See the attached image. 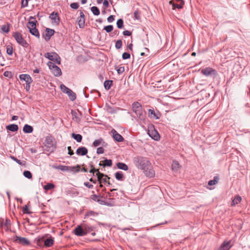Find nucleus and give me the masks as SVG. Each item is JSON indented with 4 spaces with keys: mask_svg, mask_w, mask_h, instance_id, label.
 <instances>
[{
    "mask_svg": "<svg viewBox=\"0 0 250 250\" xmlns=\"http://www.w3.org/2000/svg\"><path fill=\"white\" fill-rule=\"evenodd\" d=\"M134 19H137V20H139L140 19V13L139 12V11H135L134 12Z\"/></svg>",
    "mask_w": 250,
    "mask_h": 250,
    "instance_id": "nucleus-53",
    "label": "nucleus"
},
{
    "mask_svg": "<svg viewBox=\"0 0 250 250\" xmlns=\"http://www.w3.org/2000/svg\"><path fill=\"white\" fill-rule=\"evenodd\" d=\"M54 138L52 136H47L45 137V141L43 143L44 146L46 148L45 150L50 152H53L55 151L56 147L53 144Z\"/></svg>",
    "mask_w": 250,
    "mask_h": 250,
    "instance_id": "nucleus-4",
    "label": "nucleus"
},
{
    "mask_svg": "<svg viewBox=\"0 0 250 250\" xmlns=\"http://www.w3.org/2000/svg\"><path fill=\"white\" fill-rule=\"evenodd\" d=\"M1 30L5 33H8L10 31L9 25H3L1 27Z\"/></svg>",
    "mask_w": 250,
    "mask_h": 250,
    "instance_id": "nucleus-46",
    "label": "nucleus"
},
{
    "mask_svg": "<svg viewBox=\"0 0 250 250\" xmlns=\"http://www.w3.org/2000/svg\"><path fill=\"white\" fill-rule=\"evenodd\" d=\"M125 70V68L124 66L120 67L119 69L117 70V72L119 74H122Z\"/></svg>",
    "mask_w": 250,
    "mask_h": 250,
    "instance_id": "nucleus-62",
    "label": "nucleus"
},
{
    "mask_svg": "<svg viewBox=\"0 0 250 250\" xmlns=\"http://www.w3.org/2000/svg\"><path fill=\"white\" fill-rule=\"evenodd\" d=\"M104 153V149L102 147H98L97 149V153L98 154H103Z\"/></svg>",
    "mask_w": 250,
    "mask_h": 250,
    "instance_id": "nucleus-55",
    "label": "nucleus"
},
{
    "mask_svg": "<svg viewBox=\"0 0 250 250\" xmlns=\"http://www.w3.org/2000/svg\"><path fill=\"white\" fill-rule=\"evenodd\" d=\"M99 197H100V196L96 194H93L91 196V199L96 202Z\"/></svg>",
    "mask_w": 250,
    "mask_h": 250,
    "instance_id": "nucleus-57",
    "label": "nucleus"
},
{
    "mask_svg": "<svg viewBox=\"0 0 250 250\" xmlns=\"http://www.w3.org/2000/svg\"><path fill=\"white\" fill-rule=\"evenodd\" d=\"M131 109L138 118V121L145 123L146 115L142 104L138 102H135L132 104Z\"/></svg>",
    "mask_w": 250,
    "mask_h": 250,
    "instance_id": "nucleus-2",
    "label": "nucleus"
},
{
    "mask_svg": "<svg viewBox=\"0 0 250 250\" xmlns=\"http://www.w3.org/2000/svg\"><path fill=\"white\" fill-rule=\"evenodd\" d=\"M83 227L84 229V232L85 233V235L94 231L95 229V227L93 226H89L87 224H83Z\"/></svg>",
    "mask_w": 250,
    "mask_h": 250,
    "instance_id": "nucleus-23",
    "label": "nucleus"
},
{
    "mask_svg": "<svg viewBox=\"0 0 250 250\" xmlns=\"http://www.w3.org/2000/svg\"><path fill=\"white\" fill-rule=\"evenodd\" d=\"M117 26L119 29H122L124 27V21L122 19H119L117 21Z\"/></svg>",
    "mask_w": 250,
    "mask_h": 250,
    "instance_id": "nucleus-39",
    "label": "nucleus"
},
{
    "mask_svg": "<svg viewBox=\"0 0 250 250\" xmlns=\"http://www.w3.org/2000/svg\"><path fill=\"white\" fill-rule=\"evenodd\" d=\"M133 161L138 168L143 170L144 173L146 177L152 178L155 176V171L150 162L147 158L137 156L133 158Z\"/></svg>",
    "mask_w": 250,
    "mask_h": 250,
    "instance_id": "nucleus-1",
    "label": "nucleus"
},
{
    "mask_svg": "<svg viewBox=\"0 0 250 250\" xmlns=\"http://www.w3.org/2000/svg\"><path fill=\"white\" fill-rule=\"evenodd\" d=\"M113 137L114 140L118 142H123L124 140L123 136L119 134L115 130H113Z\"/></svg>",
    "mask_w": 250,
    "mask_h": 250,
    "instance_id": "nucleus-21",
    "label": "nucleus"
},
{
    "mask_svg": "<svg viewBox=\"0 0 250 250\" xmlns=\"http://www.w3.org/2000/svg\"><path fill=\"white\" fill-rule=\"evenodd\" d=\"M91 11L92 13L95 16H98L100 14V11L99 8L96 6H93L91 8Z\"/></svg>",
    "mask_w": 250,
    "mask_h": 250,
    "instance_id": "nucleus-37",
    "label": "nucleus"
},
{
    "mask_svg": "<svg viewBox=\"0 0 250 250\" xmlns=\"http://www.w3.org/2000/svg\"><path fill=\"white\" fill-rule=\"evenodd\" d=\"M94 171L95 172H96V176L97 177V181L101 182L102 181V178H103V177L105 176V175L101 173L99 171V169L94 168Z\"/></svg>",
    "mask_w": 250,
    "mask_h": 250,
    "instance_id": "nucleus-25",
    "label": "nucleus"
},
{
    "mask_svg": "<svg viewBox=\"0 0 250 250\" xmlns=\"http://www.w3.org/2000/svg\"><path fill=\"white\" fill-rule=\"evenodd\" d=\"M97 202L101 205H107L108 206H111V205L110 203L106 202L104 200H102L101 199H100L99 198V199H97Z\"/></svg>",
    "mask_w": 250,
    "mask_h": 250,
    "instance_id": "nucleus-47",
    "label": "nucleus"
},
{
    "mask_svg": "<svg viewBox=\"0 0 250 250\" xmlns=\"http://www.w3.org/2000/svg\"><path fill=\"white\" fill-rule=\"evenodd\" d=\"M73 233L75 235L78 236H83L85 235L84 229L83 226H77V227L73 230Z\"/></svg>",
    "mask_w": 250,
    "mask_h": 250,
    "instance_id": "nucleus-12",
    "label": "nucleus"
},
{
    "mask_svg": "<svg viewBox=\"0 0 250 250\" xmlns=\"http://www.w3.org/2000/svg\"><path fill=\"white\" fill-rule=\"evenodd\" d=\"M61 90L65 93H66L68 92V91L70 89L66 87L65 85L62 84L60 86Z\"/></svg>",
    "mask_w": 250,
    "mask_h": 250,
    "instance_id": "nucleus-45",
    "label": "nucleus"
},
{
    "mask_svg": "<svg viewBox=\"0 0 250 250\" xmlns=\"http://www.w3.org/2000/svg\"><path fill=\"white\" fill-rule=\"evenodd\" d=\"M123 45L122 41L121 40H118L116 41L115 43V47L119 49H120Z\"/></svg>",
    "mask_w": 250,
    "mask_h": 250,
    "instance_id": "nucleus-43",
    "label": "nucleus"
},
{
    "mask_svg": "<svg viewBox=\"0 0 250 250\" xmlns=\"http://www.w3.org/2000/svg\"><path fill=\"white\" fill-rule=\"evenodd\" d=\"M47 65L55 76L60 77L62 75V72L61 69L53 62H48L47 63Z\"/></svg>",
    "mask_w": 250,
    "mask_h": 250,
    "instance_id": "nucleus-6",
    "label": "nucleus"
},
{
    "mask_svg": "<svg viewBox=\"0 0 250 250\" xmlns=\"http://www.w3.org/2000/svg\"><path fill=\"white\" fill-rule=\"evenodd\" d=\"M201 73L207 77L216 76V71L211 67H208L201 70Z\"/></svg>",
    "mask_w": 250,
    "mask_h": 250,
    "instance_id": "nucleus-9",
    "label": "nucleus"
},
{
    "mask_svg": "<svg viewBox=\"0 0 250 250\" xmlns=\"http://www.w3.org/2000/svg\"><path fill=\"white\" fill-rule=\"evenodd\" d=\"M104 144H105V142H104V139L103 138H100L95 140L93 143V146L94 147L98 146L101 145L104 146Z\"/></svg>",
    "mask_w": 250,
    "mask_h": 250,
    "instance_id": "nucleus-27",
    "label": "nucleus"
},
{
    "mask_svg": "<svg viewBox=\"0 0 250 250\" xmlns=\"http://www.w3.org/2000/svg\"><path fill=\"white\" fill-rule=\"evenodd\" d=\"M117 167L120 169L126 171L128 169V166L125 163L122 162H118L116 164Z\"/></svg>",
    "mask_w": 250,
    "mask_h": 250,
    "instance_id": "nucleus-26",
    "label": "nucleus"
},
{
    "mask_svg": "<svg viewBox=\"0 0 250 250\" xmlns=\"http://www.w3.org/2000/svg\"><path fill=\"white\" fill-rule=\"evenodd\" d=\"M110 179V177H108L107 175H105L104 177H103V178H102V183H104V184H106L107 180H109Z\"/></svg>",
    "mask_w": 250,
    "mask_h": 250,
    "instance_id": "nucleus-54",
    "label": "nucleus"
},
{
    "mask_svg": "<svg viewBox=\"0 0 250 250\" xmlns=\"http://www.w3.org/2000/svg\"><path fill=\"white\" fill-rule=\"evenodd\" d=\"M49 234L43 236L37 239V245L40 247L49 248L54 243V239L51 236L47 237Z\"/></svg>",
    "mask_w": 250,
    "mask_h": 250,
    "instance_id": "nucleus-3",
    "label": "nucleus"
},
{
    "mask_svg": "<svg viewBox=\"0 0 250 250\" xmlns=\"http://www.w3.org/2000/svg\"><path fill=\"white\" fill-rule=\"evenodd\" d=\"M6 129L11 132H16L19 129V126L16 124H11L6 126Z\"/></svg>",
    "mask_w": 250,
    "mask_h": 250,
    "instance_id": "nucleus-22",
    "label": "nucleus"
},
{
    "mask_svg": "<svg viewBox=\"0 0 250 250\" xmlns=\"http://www.w3.org/2000/svg\"><path fill=\"white\" fill-rule=\"evenodd\" d=\"M84 185L87 187L89 188H92L93 187V186L90 184H89L88 182H86L84 183Z\"/></svg>",
    "mask_w": 250,
    "mask_h": 250,
    "instance_id": "nucleus-63",
    "label": "nucleus"
},
{
    "mask_svg": "<svg viewBox=\"0 0 250 250\" xmlns=\"http://www.w3.org/2000/svg\"><path fill=\"white\" fill-rule=\"evenodd\" d=\"M122 58L124 60L128 59L130 58V55L129 53L124 52L122 54Z\"/></svg>",
    "mask_w": 250,
    "mask_h": 250,
    "instance_id": "nucleus-50",
    "label": "nucleus"
},
{
    "mask_svg": "<svg viewBox=\"0 0 250 250\" xmlns=\"http://www.w3.org/2000/svg\"><path fill=\"white\" fill-rule=\"evenodd\" d=\"M74 168V167H73L62 166V165H59L57 167H56V168L60 169L63 171L70 170V169H71V168Z\"/></svg>",
    "mask_w": 250,
    "mask_h": 250,
    "instance_id": "nucleus-33",
    "label": "nucleus"
},
{
    "mask_svg": "<svg viewBox=\"0 0 250 250\" xmlns=\"http://www.w3.org/2000/svg\"><path fill=\"white\" fill-rule=\"evenodd\" d=\"M55 185L52 183H48L44 186V189L46 190H48L54 188Z\"/></svg>",
    "mask_w": 250,
    "mask_h": 250,
    "instance_id": "nucleus-40",
    "label": "nucleus"
},
{
    "mask_svg": "<svg viewBox=\"0 0 250 250\" xmlns=\"http://www.w3.org/2000/svg\"><path fill=\"white\" fill-rule=\"evenodd\" d=\"M85 19L79 18L78 24L80 28H83L84 26Z\"/></svg>",
    "mask_w": 250,
    "mask_h": 250,
    "instance_id": "nucleus-41",
    "label": "nucleus"
},
{
    "mask_svg": "<svg viewBox=\"0 0 250 250\" xmlns=\"http://www.w3.org/2000/svg\"><path fill=\"white\" fill-rule=\"evenodd\" d=\"M107 20L108 22H112L114 21V16L110 15L107 18Z\"/></svg>",
    "mask_w": 250,
    "mask_h": 250,
    "instance_id": "nucleus-59",
    "label": "nucleus"
},
{
    "mask_svg": "<svg viewBox=\"0 0 250 250\" xmlns=\"http://www.w3.org/2000/svg\"><path fill=\"white\" fill-rule=\"evenodd\" d=\"M66 94H67L68 95V96H69L70 99L72 101H73L74 100H75V99H76V94L73 92L72 91V90H71V89H70L68 92L67 93H66Z\"/></svg>",
    "mask_w": 250,
    "mask_h": 250,
    "instance_id": "nucleus-34",
    "label": "nucleus"
},
{
    "mask_svg": "<svg viewBox=\"0 0 250 250\" xmlns=\"http://www.w3.org/2000/svg\"><path fill=\"white\" fill-rule=\"evenodd\" d=\"M113 81L112 80H106L104 83V87L107 90L110 89L113 84Z\"/></svg>",
    "mask_w": 250,
    "mask_h": 250,
    "instance_id": "nucleus-30",
    "label": "nucleus"
},
{
    "mask_svg": "<svg viewBox=\"0 0 250 250\" xmlns=\"http://www.w3.org/2000/svg\"><path fill=\"white\" fill-rule=\"evenodd\" d=\"M104 29L105 30L107 33H110L113 30V26L112 25L105 26Z\"/></svg>",
    "mask_w": 250,
    "mask_h": 250,
    "instance_id": "nucleus-42",
    "label": "nucleus"
},
{
    "mask_svg": "<svg viewBox=\"0 0 250 250\" xmlns=\"http://www.w3.org/2000/svg\"><path fill=\"white\" fill-rule=\"evenodd\" d=\"M29 21L27 23V27L29 29L31 28L36 27V23L37 21L36 20L35 17L31 16L29 17Z\"/></svg>",
    "mask_w": 250,
    "mask_h": 250,
    "instance_id": "nucleus-17",
    "label": "nucleus"
},
{
    "mask_svg": "<svg viewBox=\"0 0 250 250\" xmlns=\"http://www.w3.org/2000/svg\"><path fill=\"white\" fill-rule=\"evenodd\" d=\"M23 175L28 179H31L32 177V173L30 171L25 170L23 172Z\"/></svg>",
    "mask_w": 250,
    "mask_h": 250,
    "instance_id": "nucleus-44",
    "label": "nucleus"
},
{
    "mask_svg": "<svg viewBox=\"0 0 250 250\" xmlns=\"http://www.w3.org/2000/svg\"><path fill=\"white\" fill-rule=\"evenodd\" d=\"M232 247L231 241H224L218 249V250H229Z\"/></svg>",
    "mask_w": 250,
    "mask_h": 250,
    "instance_id": "nucleus-15",
    "label": "nucleus"
},
{
    "mask_svg": "<svg viewBox=\"0 0 250 250\" xmlns=\"http://www.w3.org/2000/svg\"><path fill=\"white\" fill-rule=\"evenodd\" d=\"M242 200V198L241 196L239 195H237L235 198L232 200L231 202V206H234L237 204H238L239 203L241 202Z\"/></svg>",
    "mask_w": 250,
    "mask_h": 250,
    "instance_id": "nucleus-32",
    "label": "nucleus"
},
{
    "mask_svg": "<svg viewBox=\"0 0 250 250\" xmlns=\"http://www.w3.org/2000/svg\"><path fill=\"white\" fill-rule=\"evenodd\" d=\"M12 240L15 243L25 246H28L30 244V241L27 239L17 235L14 236Z\"/></svg>",
    "mask_w": 250,
    "mask_h": 250,
    "instance_id": "nucleus-8",
    "label": "nucleus"
},
{
    "mask_svg": "<svg viewBox=\"0 0 250 250\" xmlns=\"http://www.w3.org/2000/svg\"><path fill=\"white\" fill-rule=\"evenodd\" d=\"M176 3L174 2V0H171L169 1V3L170 5L172 6V9H182L184 5V1L183 0H175Z\"/></svg>",
    "mask_w": 250,
    "mask_h": 250,
    "instance_id": "nucleus-10",
    "label": "nucleus"
},
{
    "mask_svg": "<svg viewBox=\"0 0 250 250\" xmlns=\"http://www.w3.org/2000/svg\"><path fill=\"white\" fill-rule=\"evenodd\" d=\"M219 179L218 176H214L213 180H209L208 182V185L211 186L216 184L218 182Z\"/></svg>",
    "mask_w": 250,
    "mask_h": 250,
    "instance_id": "nucleus-35",
    "label": "nucleus"
},
{
    "mask_svg": "<svg viewBox=\"0 0 250 250\" xmlns=\"http://www.w3.org/2000/svg\"><path fill=\"white\" fill-rule=\"evenodd\" d=\"M148 134L149 136L154 140L158 141L160 139L159 134L155 129H153L151 131L148 130Z\"/></svg>",
    "mask_w": 250,
    "mask_h": 250,
    "instance_id": "nucleus-19",
    "label": "nucleus"
},
{
    "mask_svg": "<svg viewBox=\"0 0 250 250\" xmlns=\"http://www.w3.org/2000/svg\"><path fill=\"white\" fill-rule=\"evenodd\" d=\"M67 149H68V154L70 155H72L74 154V152H73V150L71 148V146H68L67 147Z\"/></svg>",
    "mask_w": 250,
    "mask_h": 250,
    "instance_id": "nucleus-61",
    "label": "nucleus"
},
{
    "mask_svg": "<svg viewBox=\"0 0 250 250\" xmlns=\"http://www.w3.org/2000/svg\"><path fill=\"white\" fill-rule=\"evenodd\" d=\"M54 30L46 28L45 29V32L42 34V36L46 41H48L50 39L51 37L54 35Z\"/></svg>",
    "mask_w": 250,
    "mask_h": 250,
    "instance_id": "nucleus-11",
    "label": "nucleus"
},
{
    "mask_svg": "<svg viewBox=\"0 0 250 250\" xmlns=\"http://www.w3.org/2000/svg\"><path fill=\"white\" fill-rule=\"evenodd\" d=\"M0 227L3 228L6 231H9L11 228L10 220L6 219L4 221L3 219L0 222Z\"/></svg>",
    "mask_w": 250,
    "mask_h": 250,
    "instance_id": "nucleus-13",
    "label": "nucleus"
},
{
    "mask_svg": "<svg viewBox=\"0 0 250 250\" xmlns=\"http://www.w3.org/2000/svg\"><path fill=\"white\" fill-rule=\"evenodd\" d=\"M123 34L125 36H130L131 35V32L128 30H125L123 32Z\"/></svg>",
    "mask_w": 250,
    "mask_h": 250,
    "instance_id": "nucleus-60",
    "label": "nucleus"
},
{
    "mask_svg": "<svg viewBox=\"0 0 250 250\" xmlns=\"http://www.w3.org/2000/svg\"><path fill=\"white\" fill-rule=\"evenodd\" d=\"M11 158L14 161H15L16 163H17L19 165H21L22 163L20 160L18 159L17 158L15 157L14 156H11Z\"/></svg>",
    "mask_w": 250,
    "mask_h": 250,
    "instance_id": "nucleus-56",
    "label": "nucleus"
},
{
    "mask_svg": "<svg viewBox=\"0 0 250 250\" xmlns=\"http://www.w3.org/2000/svg\"><path fill=\"white\" fill-rule=\"evenodd\" d=\"M103 5L105 7H106V8L108 7L109 6L108 1L107 0H104V1L103 2Z\"/></svg>",
    "mask_w": 250,
    "mask_h": 250,
    "instance_id": "nucleus-64",
    "label": "nucleus"
},
{
    "mask_svg": "<svg viewBox=\"0 0 250 250\" xmlns=\"http://www.w3.org/2000/svg\"><path fill=\"white\" fill-rule=\"evenodd\" d=\"M70 6L71 8L74 9H77L79 7V5L78 3H77V2H73L70 4Z\"/></svg>",
    "mask_w": 250,
    "mask_h": 250,
    "instance_id": "nucleus-51",
    "label": "nucleus"
},
{
    "mask_svg": "<svg viewBox=\"0 0 250 250\" xmlns=\"http://www.w3.org/2000/svg\"><path fill=\"white\" fill-rule=\"evenodd\" d=\"M6 53L9 55H12L13 53V48L11 46H7Z\"/></svg>",
    "mask_w": 250,
    "mask_h": 250,
    "instance_id": "nucleus-48",
    "label": "nucleus"
},
{
    "mask_svg": "<svg viewBox=\"0 0 250 250\" xmlns=\"http://www.w3.org/2000/svg\"><path fill=\"white\" fill-rule=\"evenodd\" d=\"M44 57L58 64H61V58L58 54L55 52H47L44 54Z\"/></svg>",
    "mask_w": 250,
    "mask_h": 250,
    "instance_id": "nucleus-7",
    "label": "nucleus"
},
{
    "mask_svg": "<svg viewBox=\"0 0 250 250\" xmlns=\"http://www.w3.org/2000/svg\"><path fill=\"white\" fill-rule=\"evenodd\" d=\"M17 42L24 48H27L29 44L23 38L22 35L18 32L14 33L13 35Z\"/></svg>",
    "mask_w": 250,
    "mask_h": 250,
    "instance_id": "nucleus-5",
    "label": "nucleus"
},
{
    "mask_svg": "<svg viewBox=\"0 0 250 250\" xmlns=\"http://www.w3.org/2000/svg\"><path fill=\"white\" fill-rule=\"evenodd\" d=\"M161 114L159 111L156 113L153 109H149L148 110V116L151 119H159Z\"/></svg>",
    "mask_w": 250,
    "mask_h": 250,
    "instance_id": "nucleus-14",
    "label": "nucleus"
},
{
    "mask_svg": "<svg viewBox=\"0 0 250 250\" xmlns=\"http://www.w3.org/2000/svg\"><path fill=\"white\" fill-rule=\"evenodd\" d=\"M115 176L116 179L119 181H124L125 179V177L122 171H118L116 172Z\"/></svg>",
    "mask_w": 250,
    "mask_h": 250,
    "instance_id": "nucleus-31",
    "label": "nucleus"
},
{
    "mask_svg": "<svg viewBox=\"0 0 250 250\" xmlns=\"http://www.w3.org/2000/svg\"><path fill=\"white\" fill-rule=\"evenodd\" d=\"M103 162V167H111L112 165V161L111 160L105 159Z\"/></svg>",
    "mask_w": 250,
    "mask_h": 250,
    "instance_id": "nucleus-36",
    "label": "nucleus"
},
{
    "mask_svg": "<svg viewBox=\"0 0 250 250\" xmlns=\"http://www.w3.org/2000/svg\"><path fill=\"white\" fill-rule=\"evenodd\" d=\"M88 152L87 149L84 146H81L77 148L76 150V154L80 156H84L87 154Z\"/></svg>",
    "mask_w": 250,
    "mask_h": 250,
    "instance_id": "nucleus-20",
    "label": "nucleus"
},
{
    "mask_svg": "<svg viewBox=\"0 0 250 250\" xmlns=\"http://www.w3.org/2000/svg\"><path fill=\"white\" fill-rule=\"evenodd\" d=\"M28 5V1L27 0H21V8L27 7Z\"/></svg>",
    "mask_w": 250,
    "mask_h": 250,
    "instance_id": "nucleus-49",
    "label": "nucleus"
},
{
    "mask_svg": "<svg viewBox=\"0 0 250 250\" xmlns=\"http://www.w3.org/2000/svg\"><path fill=\"white\" fill-rule=\"evenodd\" d=\"M49 18L55 23L59 24L60 21V19L59 17V14L57 12H53L49 16Z\"/></svg>",
    "mask_w": 250,
    "mask_h": 250,
    "instance_id": "nucleus-18",
    "label": "nucleus"
},
{
    "mask_svg": "<svg viewBox=\"0 0 250 250\" xmlns=\"http://www.w3.org/2000/svg\"><path fill=\"white\" fill-rule=\"evenodd\" d=\"M19 78L21 81H24L26 83H31L33 82L31 77L28 74H21Z\"/></svg>",
    "mask_w": 250,
    "mask_h": 250,
    "instance_id": "nucleus-16",
    "label": "nucleus"
},
{
    "mask_svg": "<svg viewBox=\"0 0 250 250\" xmlns=\"http://www.w3.org/2000/svg\"><path fill=\"white\" fill-rule=\"evenodd\" d=\"M71 137L79 143L81 142L83 139L82 136L80 134H75L73 133L71 134Z\"/></svg>",
    "mask_w": 250,
    "mask_h": 250,
    "instance_id": "nucleus-28",
    "label": "nucleus"
},
{
    "mask_svg": "<svg viewBox=\"0 0 250 250\" xmlns=\"http://www.w3.org/2000/svg\"><path fill=\"white\" fill-rule=\"evenodd\" d=\"M75 167V168H71V169H70V170L74 171L75 172H78L81 170H80L81 167H80V166L79 165H77L76 167Z\"/></svg>",
    "mask_w": 250,
    "mask_h": 250,
    "instance_id": "nucleus-52",
    "label": "nucleus"
},
{
    "mask_svg": "<svg viewBox=\"0 0 250 250\" xmlns=\"http://www.w3.org/2000/svg\"><path fill=\"white\" fill-rule=\"evenodd\" d=\"M29 30L30 33L32 35L35 36V37H37L38 38H40V34H39L38 30L37 29L36 27H34V28H30Z\"/></svg>",
    "mask_w": 250,
    "mask_h": 250,
    "instance_id": "nucleus-29",
    "label": "nucleus"
},
{
    "mask_svg": "<svg viewBox=\"0 0 250 250\" xmlns=\"http://www.w3.org/2000/svg\"><path fill=\"white\" fill-rule=\"evenodd\" d=\"M22 211L24 213H30V212L29 211L28 208L27 206H25V207H23Z\"/></svg>",
    "mask_w": 250,
    "mask_h": 250,
    "instance_id": "nucleus-58",
    "label": "nucleus"
},
{
    "mask_svg": "<svg viewBox=\"0 0 250 250\" xmlns=\"http://www.w3.org/2000/svg\"><path fill=\"white\" fill-rule=\"evenodd\" d=\"M98 215V213L97 212H96L92 210H90L89 211H87L85 215L84 218H86L87 217H88L89 216H96Z\"/></svg>",
    "mask_w": 250,
    "mask_h": 250,
    "instance_id": "nucleus-38",
    "label": "nucleus"
},
{
    "mask_svg": "<svg viewBox=\"0 0 250 250\" xmlns=\"http://www.w3.org/2000/svg\"><path fill=\"white\" fill-rule=\"evenodd\" d=\"M23 131L25 133H31L33 131V128L32 126L26 124L23 127Z\"/></svg>",
    "mask_w": 250,
    "mask_h": 250,
    "instance_id": "nucleus-24",
    "label": "nucleus"
}]
</instances>
